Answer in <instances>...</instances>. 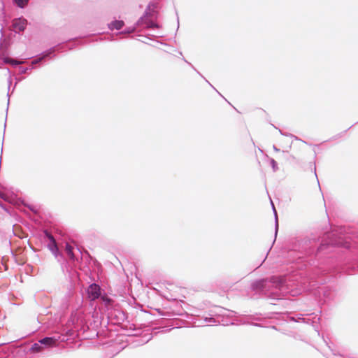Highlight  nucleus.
Masks as SVG:
<instances>
[{
    "instance_id": "1",
    "label": "nucleus",
    "mask_w": 358,
    "mask_h": 358,
    "mask_svg": "<svg viewBox=\"0 0 358 358\" xmlns=\"http://www.w3.org/2000/svg\"><path fill=\"white\" fill-rule=\"evenodd\" d=\"M101 289L96 284L91 285L87 289L88 296L91 300L98 299L101 294Z\"/></svg>"
},
{
    "instance_id": "2",
    "label": "nucleus",
    "mask_w": 358,
    "mask_h": 358,
    "mask_svg": "<svg viewBox=\"0 0 358 358\" xmlns=\"http://www.w3.org/2000/svg\"><path fill=\"white\" fill-rule=\"evenodd\" d=\"M26 20H15L13 23V26L15 31H22L25 29L26 27Z\"/></svg>"
},
{
    "instance_id": "3",
    "label": "nucleus",
    "mask_w": 358,
    "mask_h": 358,
    "mask_svg": "<svg viewBox=\"0 0 358 358\" xmlns=\"http://www.w3.org/2000/svg\"><path fill=\"white\" fill-rule=\"evenodd\" d=\"M39 343L48 348L56 346L57 341L52 337H46L39 341Z\"/></svg>"
},
{
    "instance_id": "4",
    "label": "nucleus",
    "mask_w": 358,
    "mask_h": 358,
    "mask_svg": "<svg viewBox=\"0 0 358 358\" xmlns=\"http://www.w3.org/2000/svg\"><path fill=\"white\" fill-rule=\"evenodd\" d=\"M124 25V22L122 20H115L113 22L110 24V28L111 29H120Z\"/></svg>"
},
{
    "instance_id": "5",
    "label": "nucleus",
    "mask_w": 358,
    "mask_h": 358,
    "mask_svg": "<svg viewBox=\"0 0 358 358\" xmlns=\"http://www.w3.org/2000/svg\"><path fill=\"white\" fill-rule=\"evenodd\" d=\"M65 250L69 257L71 259H73L74 254L73 252V247L69 243L66 244Z\"/></svg>"
},
{
    "instance_id": "6",
    "label": "nucleus",
    "mask_w": 358,
    "mask_h": 358,
    "mask_svg": "<svg viewBox=\"0 0 358 358\" xmlns=\"http://www.w3.org/2000/svg\"><path fill=\"white\" fill-rule=\"evenodd\" d=\"M42 344H41L39 342L36 343L34 345H32L31 348V350L33 352H41L43 350V347L41 346Z\"/></svg>"
},
{
    "instance_id": "7",
    "label": "nucleus",
    "mask_w": 358,
    "mask_h": 358,
    "mask_svg": "<svg viewBox=\"0 0 358 358\" xmlns=\"http://www.w3.org/2000/svg\"><path fill=\"white\" fill-rule=\"evenodd\" d=\"M14 1H15V3L19 7L23 8L27 4L29 0H14Z\"/></svg>"
},
{
    "instance_id": "8",
    "label": "nucleus",
    "mask_w": 358,
    "mask_h": 358,
    "mask_svg": "<svg viewBox=\"0 0 358 358\" xmlns=\"http://www.w3.org/2000/svg\"><path fill=\"white\" fill-rule=\"evenodd\" d=\"M46 236L48 238V239L50 241V242L52 243V246L55 248H57V245H56V242H55V240L54 237L51 234H50L48 233H46Z\"/></svg>"
},
{
    "instance_id": "9",
    "label": "nucleus",
    "mask_w": 358,
    "mask_h": 358,
    "mask_svg": "<svg viewBox=\"0 0 358 358\" xmlns=\"http://www.w3.org/2000/svg\"><path fill=\"white\" fill-rule=\"evenodd\" d=\"M8 62H10V63H11L13 64H22V62H17V61H15L13 59H8Z\"/></svg>"
},
{
    "instance_id": "10",
    "label": "nucleus",
    "mask_w": 358,
    "mask_h": 358,
    "mask_svg": "<svg viewBox=\"0 0 358 358\" xmlns=\"http://www.w3.org/2000/svg\"><path fill=\"white\" fill-rule=\"evenodd\" d=\"M101 299L104 301H106L107 303H109L110 302V299L106 296H102Z\"/></svg>"
}]
</instances>
